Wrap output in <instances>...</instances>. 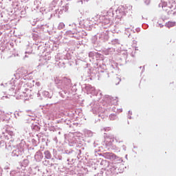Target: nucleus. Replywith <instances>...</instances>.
<instances>
[{"instance_id":"f03ea898","label":"nucleus","mask_w":176,"mask_h":176,"mask_svg":"<svg viewBox=\"0 0 176 176\" xmlns=\"http://www.w3.org/2000/svg\"><path fill=\"white\" fill-rule=\"evenodd\" d=\"M105 156L107 159H113V156H115V155L111 153H106Z\"/></svg>"},{"instance_id":"f257e3e1","label":"nucleus","mask_w":176,"mask_h":176,"mask_svg":"<svg viewBox=\"0 0 176 176\" xmlns=\"http://www.w3.org/2000/svg\"><path fill=\"white\" fill-rule=\"evenodd\" d=\"M167 28H171V27H175V22L168 21L166 23Z\"/></svg>"},{"instance_id":"7ed1b4c3","label":"nucleus","mask_w":176,"mask_h":176,"mask_svg":"<svg viewBox=\"0 0 176 176\" xmlns=\"http://www.w3.org/2000/svg\"><path fill=\"white\" fill-rule=\"evenodd\" d=\"M44 154L45 155L46 159H50L52 157V154H50V151H45Z\"/></svg>"}]
</instances>
